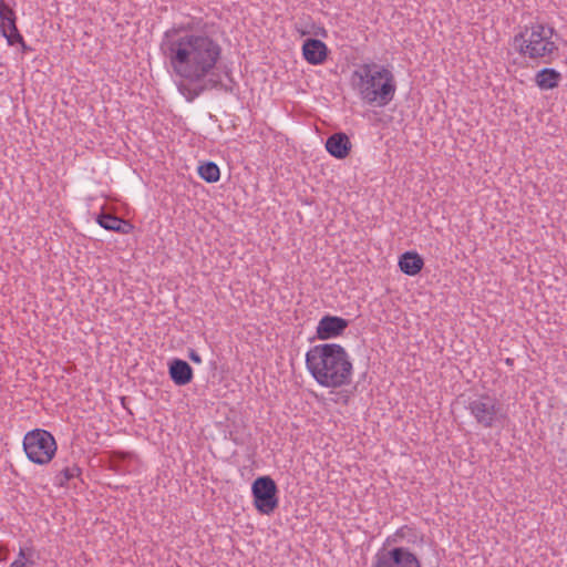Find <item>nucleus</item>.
<instances>
[{
    "label": "nucleus",
    "instance_id": "obj_1",
    "mask_svg": "<svg viewBox=\"0 0 567 567\" xmlns=\"http://www.w3.org/2000/svg\"><path fill=\"white\" fill-rule=\"evenodd\" d=\"M207 28L208 22L203 18L189 17L167 29L159 44L173 73L181 80L177 87L187 102L207 90L229 91L218 72L223 47Z\"/></svg>",
    "mask_w": 567,
    "mask_h": 567
},
{
    "label": "nucleus",
    "instance_id": "obj_2",
    "mask_svg": "<svg viewBox=\"0 0 567 567\" xmlns=\"http://www.w3.org/2000/svg\"><path fill=\"white\" fill-rule=\"evenodd\" d=\"M306 367L321 386L334 389L352 382V361L341 344L321 343L311 347L306 353Z\"/></svg>",
    "mask_w": 567,
    "mask_h": 567
},
{
    "label": "nucleus",
    "instance_id": "obj_3",
    "mask_svg": "<svg viewBox=\"0 0 567 567\" xmlns=\"http://www.w3.org/2000/svg\"><path fill=\"white\" fill-rule=\"evenodd\" d=\"M556 30L543 22H534L519 28L512 38L511 45L524 60L550 64L559 56L558 44L553 40Z\"/></svg>",
    "mask_w": 567,
    "mask_h": 567
},
{
    "label": "nucleus",
    "instance_id": "obj_4",
    "mask_svg": "<svg viewBox=\"0 0 567 567\" xmlns=\"http://www.w3.org/2000/svg\"><path fill=\"white\" fill-rule=\"evenodd\" d=\"M352 79L360 99L369 105L384 107L394 99L395 79L384 65L364 63L353 71Z\"/></svg>",
    "mask_w": 567,
    "mask_h": 567
},
{
    "label": "nucleus",
    "instance_id": "obj_5",
    "mask_svg": "<svg viewBox=\"0 0 567 567\" xmlns=\"http://www.w3.org/2000/svg\"><path fill=\"white\" fill-rule=\"evenodd\" d=\"M56 449L54 436L47 430L34 429L23 437V450L27 457L35 464L50 463L56 453Z\"/></svg>",
    "mask_w": 567,
    "mask_h": 567
},
{
    "label": "nucleus",
    "instance_id": "obj_6",
    "mask_svg": "<svg viewBox=\"0 0 567 567\" xmlns=\"http://www.w3.org/2000/svg\"><path fill=\"white\" fill-rule=\"evenodd\" d=\"M477 424L485 429H491L505 419L499 401L488 394H480L470 398L465 405Z\"/></svg>",
    "mask_w": 567,
    "mask_h": 567
},
{
    "label": "nucleus",
    "instance_id": "obj_7",
    "mask_svg": "<svg viewBox=\"0 0 567 567\" xmlns=\"http://www.w3.org/2000/svg\"><path fill=\"white\" fill-rule=\"evenodd\" d=\"M278 487L275 481L268 476L257 477L251 485V494L256 509L265 515L271 514L279 504Z\"/></svg>",
    "mask_w": 567,
    "mask_h": 567
},
{
    "label": "nucleus",
    "instance_id": "obj_8",
    "mask_svg": "<svg viewBox=\"0 0 567 567\" xmlns=\"http://www.w3.org/2000/svg\"><path fill=\"white\" fill-rule=\"evenodd\" d=\"M372 567H422L417 557L405 547L381 549L374 557Z\"/></svg>",
    "mask_w": 567,
    "mask_h": 567
},
{
    "label": "nucleus",
    "instance_id": "obj_9",
    "mask_svg": "<svg viewBox=\"0 0 567 567\" xmlns=\"http://www.w3.org/2000/svg\"><path fill=\"white\" fill-rule=\"evenodd\" d=\"M349 327V321L338 316L326 315L317 326L316 337L319 340H329L342 336Z\"/></svg>",
    "mask_w": 567,
    "mask_h": 567
},
{
    "label": "nucleus",
    "instance_id": "obj_10",
    "mask_svg": "<svg viewBox=\"0 0 567 567\" xmlns=\"http://www.w3.org/2000/svg\"><path fill=\"white\" fill-rule=\"evenodd\" d=\"M328 47L319 39H307L302 44L303 59L312 65H320L324 63L328 58Z\"/></svg>",
    "mask_w": 567,
    "mask_h": 567
},
{
    "label": "nucleus",
    "instance_id": "obj_11",
    "mask_svg": "<svg viewBox=\"0 0 567 567\" xmlns=\"http://www.w3.org/2000/svg\"><path fill=\"white\" fill-rule=\"evenodd\" d=\"M168 374L171 380L179 386L186 385L193 381V368L185 360L174 358L168 362Z\"/></svg>",
    "mask_w": 567,
    "mask_h": 567
},
{
    "label": "nucleus",
    "instance_id": "obj_12",
    "mask_svg": "<svg viewBox=\"0 0 567 567\" xmlns=\"http://www.w3.org/2000/svg\"><path fill=\"white\" fill-rule=\"evenodd\" d=\"M95 220L102 228L123 235L130 234L134 228L128 220L105 210H102Z\"/></svg>",
    "mask_w": 567,
    "mask_h": 567
},
{
    "label": "nucleus",
    "instance_id": "obj_13",
    "mask_svg": "<svg viewBox=\"0 0 567 567\" xmlns=\"http://www.w3.org/2000/svg\"><path fill=\"white\" fill-rule=\"evenodd\" d=\"M326 150L334 158L343 159L351 151V142L346 133H334L327 138Z\"/></svg>",
    "mask_w": 567,
    "mask_h": 567
},
{
    "label": "nucleus",
    "instance_id": "obj_14",
    "mask_svg": "<svg viewBox=\"0 0 567 567\" xmlns=\"http://www.w3.org/2000/svg\"><path fill=\"white\" fill-rule=\"evenodd\" d=\"M423 266V258L416 251H405L399 258V268L408 276H416Z\"/></svg>",
    "mask_w": 567,
    "mask_h": 567
},
{
    "label": "nucleus",
    "instance_id": "obj_15",
    "mask_svg": "<svg viewBox=\"0 0 567 567\" xmlns=\"http://www.w3.org/2000/svg\"><path fill=\"white\" fill-rule=\"evenodd\" d=\"M3 29L4 32L0 33L7 39L9 45H14L17 43L24 45V39L17 27V16L13 9L11 10V14L3 17Z\"/></svg>",
    "mask_w": 567,
    "mask_h": 567
},
{
    "label": "nucleus",
    "instance_id": "obj_16",
    "mask_svg": "<svg viewBox=\"0 0 567 567\" xmlns=\"http://www.w3.org/2000/svg\"><path fill=\"white\" fill-rule=\"evenodd\" d=\"M561 74L553 68H544L535 74V83L540 90H553L559 85Z\"/></svg>",
    "mask_w": 567,
    "mask_h": 567
},
{
    "label": "nucleus",
    "instance_id": "obj_17",
    "mask_svg": "<svg viewBox=\"0 0 567 567\" xmlns=\"http://www.w3.org/2000/svg\"><path fill=\"white\" fill-rule=\"evenodd\" d=\"M82 474L81 467L76 463L63 466L56 471L54 475V485L59 487H68L69 482L73 478L80 477Z\"/></svg>",
    "mask_w": 567,
    "mask_h": 567
},
{
    "label": "nucleus",
    "instance_id": "obj_18",
    "mask_svg": "<svg viewBox=\"0 0 567 567\" xmlns=\"http://www.w3.org/2000/svg\"><path fill=\"white\" fill-rule=\"evenodd\" d=\"M197 173L199 177L207 183H216L220 178V169L218 165L210 161L200 163L197 167Z\"/></svg>",
    "mask_w": 567,
    "mask_h": 567
},
{
    "label": "nucleus",
    "instance_id": "obj_19",
    "mask_svg": "<svg viewBox=\"0 0 567 567\" xmlns=\"http://www.w3.org/2000/svg\"><path fill=\"white\" fill-rule=\"evenodd\" d=\"M34 565L33 553L31 549L28 551L24 548H20L18 558L12 561L10 567H32Z\"/></svg>",
    "mask_w": 567,
    "mask_h": 567
},
{
    "label": "nucleus",
    "instance_id": "obj_20",
    "mask_svg": "<svg viewBox=\"0 0 567 567\" xmlns=\"http://www.w3.org/2000/svg\"><path fill=\"white\" fill-rule=\"evenodd\" d=\"M131 454L122 451H114L111 457L110 468L115 473H123L121 463L124 462Z\"/></svg>",
    "mask_w": 567,
    "mask_h": 567
},
{
    "label": "nucleus",
    "instance_id": "obj_21",
    "mask_svg": "<svg viewBox=\"0 0 567 567\" xmlns=\"http://www.w3.org/2000/svg\"><path fill=\"white\" fill-rule=\"evenodd\" d=\"M12 8L9 6H2L0 4V32H4L3 29V17L7 14H11Z\"/></svg>",
    "mask_w": 567,
    "mask_h": 567
},
{
    "label": "nucleus",
    "instance_id": "obj_22",
    "mask_svg": "<svg viewBox=\"0 0 567 567\" xmlns=\"http://www.w3.org/2000/svg\"><path fill=\"white\" fill-rule=\"evenodd\" d=\"M188 358L194 362V363H197V364H200L202 363V357L194 350V349H189L188 351Z\"/></svg>",
    "mask_w": 567,
    "mask_h": 567
},
{
    "label": "nucleus",
    "instance_id": "obj_23",
    "mask_svg": "<svg viewBox=\"0 0 567 567\" xmlns=\"http://www.w3.org/2000/svg\"><path fill=\"white\" fill-rule=\"evenodd\" d=\"M505 362H506V364L512 365V364H513V362H514V360H513V359H511V358H507V359L505 360Z\"/></svg>",
    "mask_w": 567,
    "mask_h": 567
},
{
    "label": "nucleus",
    "instance_id": "obj_24",
    "mask_svg": "<svg viewBox=\"0 0 567 567\" xmlns=\"http://www.w3.org/2000/svg\"><path fill=\"white\" fill-rule=\"evenodd\" d=\"M404 528H405V527L400 528V529L396 532V534H398V535H400V536H403V530H404Z\"/></svg>",
    "mask_w": 567,
    "mask_h": 567
},
{
    "label": "nucleus",
    "instance_id": "obj_25",
    "mask_svg": "<svg viewBox=\"0 0 567 567\" xmlns=\"http://www.w3.org/2000/svg\"><path fill=\"white\" fill-rule=\"evenodd\" d=\"M22 49H23V51L30 50V48H29V47H27V44H25V43H24V45H22Z\"/></svg>",
    "mask_w": 567,
    "mask_h": 567
},
{
    "label": "nucleus",
    "instance_id": "obj_26",
    "mask_svg": "<svg viewBox=\"0 0 567 567\" xmlns=\"http://www.w3.org/2000/svg\"><path fill=\"white\" fill-rule=\"evenodd\" d=\"M0 4H2V6H8V4L4 2V0H0Z\"/></svg>",
    "mask_w": 567,
    "mask_h": 567
}]
</instances>
